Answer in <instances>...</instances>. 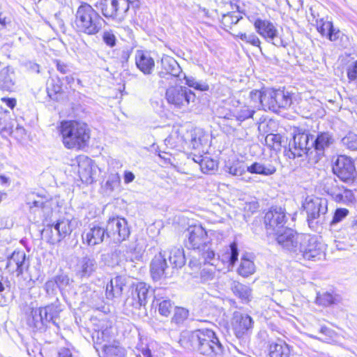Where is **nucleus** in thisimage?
Here are the masks:
<instances>
[{
    "instance_id": "72a5a7b5",
    "label": "nucleus",
    "mask_w": 357,
    "mask_h": 357,
    "mask_svg": "<svg viewBox=\"0 0 357 357\" xmlns=\"http://www.w3.org/2000/svg\"><path fill=\"white\" fill-rule=\"evenodd\" d=\"M231 325L236 337L243 340L245 334V319L243 313L238 311L234 312Z\"/></svg>"
},
{
    "instance_id": "774afa93",
    "label": "nucleus",
    "mask_w": 357,
    "mask_h": 357,
    "mask_svg": "<svg viewBox=\"0 0 357 357\" xmlns=\"http://www.w3.org/2000/svg\"><path fill=\"white\" fill-rule=\"evenodd\" d=\"M135 176L134 174L130 171H126L124 172V182L126 183H130L134 181Z\"/></svg>"
},
{
    "instance_id": "4be33fe9",
    "label": "nucleus",
    "mask_w": 357,
    "mask_h": 357,
    "mask_svg": "<svg viewBox=\"0 0 357 357\" xmlns=\"http://www.w3.org/2000/svg\"><path fill=\"white\" fill-rule=\"evenodd\" d=\"M96 259L91 256H85L79 259L76 265L77 274L81 278L90 277L96 270Z\"/></svg>"
},
{
    "instance_id": "4468645a",
    "label": "nucleus",
    "mask_w": 357,
    "mask_h": 357,
    "mask_svg": "<svg viewBox=\"0 0 357 357\" xmlns=\"http://www.w3.org/2000/svg\"><path fill=\"white\" fill-rule=\"evenodd\" d=\"M186 246L193 250H201L206 246L208 242L207 232L200 225H193L187 230Z\"/></svg>"
},
{
    "instance_id": "39448f33",
    "label": "nucleus",
    "mask_w": 357,
    "mask_h": 357,
    "mask_svg": "<svg viewBox=\"0 0 357 357\" xmlns=\"http://www.w3.org/2000/svg\"><path fill=\"white\" fill-rule=\"evenodd\" d=\"M165 98L174 108L185 110L190 102H194L195 94L188 88L183 86H172L167 89Z\"/></svg>"
},
{
    "instance_id": "f03ea898",
    "label": "nucleus",
    "mask_w": 357,
    "mask_h": 357,
    "mask_svg": "<svg viewBox=\"0 0 357 357\" xmlns=\"http://www.w3.org/2000/svg\"><path fill=\"white\" fill-rule=\"evenodd\" d=\"M60 132L63 143L68 149H82L90 139V129L80 121H64L61 123Z\"/></svg>"
},
{
    "instance_id": "f8f14e48",
    "label": "nucleus",
    "mask_w": 357,
    "mask_h": 357,
    "mask_svg": "<svg viewBox=\"0 0 357 357\" xmlns=\"http://www.w3.org/2000/svg\"><path fill=\"white\" fill-rule=\"evenodd\" d=\"M96 328L92 334V339L94 348L97 352L99 351L98 344L104 342H110L114 338L112 321L107 317L99 319L96 324Z\"/></svg>"
},
{
    "instance_id": "20e7f679",
    "label": "nucleus",
    "mask_w": 357,
    "mask_h": 357,
    "mask_svg": "<svg viewBox=\"0 0 357 357\" xmlns=\"http://www.w3.org/2000/svg\"><path fill=\"white\" fill-rule=\"evenodd\" d=\"M303 207L307 215V222L310 227H314V223L321 222L325 214L328 211V200L326 198L315 196H307Z\"/></svg>"
},
{
    "instance_id": "cd10ccee",
    "label": "nucleus",
    "mask_w": 357,
    "mask_h": 357,
    "mask_svg": "<svg viewBox=\"0 0 357 357\" xmlns=\"http://www.w3.org/2000/svg\"><path fill=\"white\" fill-rule=\"evenodd\" d=\"M100 17L88 3H82L77 9L76 18L81 22H96Z\"/></svg>"
},
{
    "instance_id": "7c9ffc66",
    "label": "nucleus",
    "mask_w": 357,
    "mask_h": 357,
    "mask_svg": "<svg viewBox=\"0 0 357 357\" xmlns=\"http://www.w3.org/2000/svg\"><path fill=\"white\" fill-rule=\"evenodd\" d=\"M317 31L323 36H326L331 41H337L339 38L342 39L345 37L339 28L335 27L333 24H319V26H317Z\"/></svg>"
},
{
    "instance_id": "a211bd4d",
    "label": "nucleus",
    "mask_w": 357,
    "mask_h": 357,
    "mask_svg": "<svg viewBox=\"0 0 357 357\" xmlns=\"http://www.w3.org/2000/svg\"><path fill=\"white\" fill-rule=\"evenodd\" d=\"M162 70L158 73L160 77H165L166 75L169 77H174L181 79L182 70L178 62L172 56H164L161 59Z\"/></svg>"
},
{
    "instance_id": "13d9d810",
    "label": "nucleus",
    "mask_w": 357,
    "mask_h": 357,
    "mask_svg": "<svg viewBox=\"0 0 357 357\" xmlns=\"http://www.w3.org/2000/svg\"><path fill=\"white\" fill-rule=\"evenodd\" d=\"M103 41L109 47H112L116 45V37L112 31H105L102 36Z\"/></svg>"
},
{
    "instance_id": "a878e982",
    "label": "nucleus",
    "mask_w": 357,
    "mask_h": 357,
    "mask_svg": "<svg viewBox=\"0 0 357 357\" xmlns=\"http://www.w3.org/2000/svg\"><path fill=\"white\" fill-rule=\"evenodd\" d=\"M257 31L268 41H272L274 45L281 43L280 30L274 24H255Z\"/></svg>"
},
{
    "instance_id": "1a4fd4ad",
    "label": "nucleus",
    "mask_w": 357,
    "mask_h": 357,
    "mask_svg": "<svg viewBox=\"0 0 357 357\" xmlns=\"http://www.w3.org/2000/svg\"><path fill=\"white\" fill-rule=\"evenodd\" d=\"M304 234H298L294 230L285 227L281 232L273 236L279 245L291 255L296 257L298 252L301 239Z\"/></svg>"
},
{
    "instance_id": "6ab92c4d",
    "label": "nucleus",
    "mask_w": 357,
    "mask_h": 357,
    "mask_svg": "<svg viewBox=\"0 0 357 357\" xmlns=\"http://www.w3.org/2000/svg\"><path fill=\"white\" fill-rule=\"evenodd\" d=\"M166 252H160L155 256L151 264V273L154 280H160L167 277L168 266L166 261Z\"/></svg>"
},
{
    "instance_id": "7ed1b4c3",
    "label": "nucleus",
    "mask_w": 357,
    "mask_h": 357,
    "mask_svg": "<svg viewBox=\"0 0 357 357\" xmlns=\"http://www.w3.org/2000/svg\"><path fill=\"white\" fill-rule=\"evenodd\" d=\"M325 248L317 236L304 234L295 257L298 259L319 260L324 257Z\"/></svg>"
},
{
    "instance_id": "5701e85b",
    "label": "nucleus",
    "mask_w": 357,
    "mask_h": 357,
    "mask_svg": "<svg viewBox=\"0 0 357 357\" xmlns=\"http://www.w3.org/2000/svg\"><path fill=\"white\" fill-rule=\"evenodd\" d=\"M276 170V167L271 162L264 159L255 162L250 166L247 167V172L266 176L274 174Z\"/></svg>"
},
{
    "instance_id": "69168bd1",
    "label": "nucleus",
    "mask_w": 357,
    "mask_h": 357,
    "mask_svg": "<svg viewBox=\"0 0 357 357\" xmlns=\"http://www.w3.org/2000/svg\"><path fill=\"white\" fill-rule=\"evenodd\" d=\"M90 298H86V302L92 305H95L96 299L98 298V294L95 291L89 290Z\"/></svg>"
},
{
    "instance_id": "f3484780",
    "label": "nucleus",
    "mask_w": 357,
    "mask_h": 357,
    "mask_svg": "<svg viewBox=\"0 0 357 357\" xmlns=\"http://www.w3.org/2000/svg\"><path fill=\"white\" fill-rule=\"evenodd\" d=\"M26 204L29 206L31 212L42 213L43 215H48L52 211L51 202L45 197L31 193L26 197Z\"/></svg>"
},
{
    "instance_id": "3c124183",
    "label": "nucleus",
    "mask_w": 357,
    "mask_h": 357,
    "mask_svg": "<svg viewBox=\"0 0 357 357\" xmlns=\"http://www.w3.org/2000/svg\"><path fill=\"white\" fill-rule=\"evenodd\" d=\"M347 75L349 82L357 83V60L347 66Z\"/></svg>"
},
{
    "instance_id": "0eeeda50",
    "label": "nucleus",
    "mask_w": 357,
    "mask_h": 357,
    "mask_svg": "<svg viewBox=\"0 0 357 357\" xmlns=\"http://www.w3.org/2000/svg\"><path fill=\"white\" fill-rule=\"evenodd\" d=\"M264 109L278 112L280 109H287L292 103L289 92L282 89H264Z\"/></svg>"
},
{
    "instance_id": "ea45409f",
    "label": "nucleus",
    "mask_w": 357,
    "mask_h": 357,
    "mask_svg": "<svg viewBox=\"0 0 357 357\" xmlns=\"http://www.w3.org/2000/svg\"><path fill=\"white\" fill-rule=\"evenodd\" d=\"M188 317L189 311L188 309L182 307H176L171 321L172 324L181 326L188 319Z\"/></svg>"
},
{
    "instance_id": "f704fd0d",
    "label": "nucleus",
    "mask_w": 357,
    "mask_h": 357,
    "mask_svg": "<svg viewBox=\"0 0 357 357\" xmlns=\"http://www.w3.org/2000/svg\"><path fill=\"white\" fill-rule=\"evenodd\" d=\"M160 290L161 289H158L156 291L153 303L158 306V312L160 314L164 317H168L173 308V303L168 298L165 299L161 297L160 294Z\"/></svg>"
},
{
    "instance_id": "c03bdc74",
    "label": "nucleus",
    "mask_w": 357,
    "mask_h": 357,
    "mask_svg": "<svg viewBox=\"0 0 357 357\" xmlns=\"http://www.w3.org/2000/svg\"><path fill=\"white\" fill-rule=\"evenodd\" d=\"M335 297L328 292L317 293L316 303L322 306H329L335 303Z\"/></svg>"
},
{
    "instance_id": "37998d69",
    "label": "nucleus",
    "mask_w": 357,
    "mask_h": 357,
    "mask_svg": "<svg viewBox=\"0 0 357 357\" xmlns=\"http://www.w3.org/2000/svg\"><path fill=\"white\" fill-rule=\"evenodd\" d=\"M73 27L78 32H82L89 35L96 33L100 27L96 26V24H71Z\"/></svg>"
},
{
    "instance_id": "0e129e2a",
    "label": "nucleus",
    "mask_w": 357,
    "mask_h": 357,
    "mask_svg": "<svg viewBox=\"0 0 357 357\" xmlns=\"http://www.w3.org/2000/svg\"><path fill=\"white\" fill-rule=\"evenodd\" d=\"M289 6L294 9H299L303 6V0H287Z\"/></svg>"
},
{
    "instance_id": "6e6d98bb",
    "label": "nucleus",
    "mask_w": 357,
    "mask_h": 357,
    "mask_svg": "<svg viewBox=\"0 0 357 357\" xmlns=\"http://www.w3.org/2000/svg\"><path fill=\"white\" fill-rule=\"evenodd\" d=\"M48 96L53 100L57 99V94L60 93L62 91L61 84H52L51 86L47 88Z\"/></svg>"
},
{
    "instance_id": "a19ab883",
    "label": "nucleus",
    "mask_w": 357,
    "mask_h": 357,
    "mask_svg": "<svg viewBox=\"0 0 357 357\" xmlns=\"http://www.w3.org/2000/svg\"><path fill=\"white\" fill-rule=\"evenodd\" d=\"M198 159H200L199 161H197L199 165V168L204 174H208L217 167L216 161L210 158L199 155Z\"/></svg>"
},
{
    "instance_id": "5fc2aeb1",
    "label": "nucleus",
    "mask_w": 357,
    "mask_h": 357,
    "mask_svg": "<svg viewBox=\"0 0 357 357\" xmlns=\"http://www.w3.org/2000/svg\"><path fill=\"white\" fill-rule=\"evenodd\" d=\"M349 213V211L346 208H337L336 209L331 225H335L342 221Z\"/></svg>"
},
{
    "instance_id": "6e6552de",
    "label": "nucleus",
    "mask_w": 357,
    "mask_h": 357,
    "mask_svg": "<svg viewBox=\"0 0 357 357\" xmlns=\"http://www.w3.org/2000/svg\"><path fill=\"white\" fill-rule=\"evenodd\" d=\"M105 229L106 237L115 243L125 241L130 235L127 220L119 216L109 218Z\"/></svg>"
},
{
    "instance_id": "f257e3e1",
    "label": "nucleus",
    "mask_w": 357,
    "mask_h": 357,
    "mask_svg": "<svg viewBox=\"0 0 357 357\" xmlns=\"http://www.w3.org/2000/svg\"><path fill=\"white\" fill-rule=\"evenodd\" d=\"M181 346L195 350L206 357H222L224 347L215 333L210 329L183 332L179 340Z\"/></svg>"
},
{
    "instance_id": "49530a36",
    "label": "nucleus",
    "mask_w": 357,
    "mask_h": 357,
    "mask_svg": "<svg viewBox=\"0 0 357 357\" xmlns=\"http://www.w3.org/2000/svg\"><path fill=\"white\" fill-rule=\"evenodd\" d=\"M343 145L349 150H357V135L354 132L348 133L342 139Z\"/></svg>"
},
{
    "instance_id": "864d4df0",
    "label": "nucleus",
    "mask_w": 357,
    "mask_h": 357,
    "mask_svg": "<svg viewBox=\"0 0 357 357\" xmlns=\"http://www.w3.org/2000/svg\"><path fill=\"white\" fill-rule=\"evenodd\" d=\"M57 289L59 288L55 284L53 278L47 280L45 284V289L46 294L50 297H54L57 294Z\"/></svg>"
},
{
    "instance_id": "a18cd8bd",
    "label": "nucleus",
    "mask_w": 357,
    "mask_h": 357,
    "mask_svg": "<svg viewBox=\"0 0 357 357\" xmlns=\"http://www.w3.org/2000/svg\"><path fill=\"white\" fill-rule=\"evenodd\" d=\"M354 199L355 197L353 192L351 190L347 189L344 187L335 202L344 204H349L353 203Z\"/></svg>"
},
{
    "instance_id": "e2e57ef3",
    "label": "nucleus",
    "mask_w": 357,
    "mask_h": 357,
    "mask_svg": "<svg viewBox=\"0 0 357 357\" xmlns=\"http://www.w3.org/2000/svg\"><path fill=\"white\" fill-rule=\"evenodd\" d=\"M233 291L240 298L243 300L245 298V291L243 290V287L242 284L235 285L233 288Z\"/></svg>"
},
{
    "instance_id": "473e14b6",
    "label": "nucleus",
    "mask_w": 357,
    "mask_h": 357,
    "mask_svg": "<svg viewBox=\"0 0 357 357\" xmlns=\"http://www.w3.org/2000/svg\"><path fill=\"white\" fill-rule=\"evenodd\" d=\"M343 188L344 186L340 185L337 181L333 178H326L322 181L323 190L330 195L335 202Z\"/></svg>"
},
{
    "instance_id": "603ef678",
    "label": "nucleus",
    "mask_w": 357,
    "mask_h": 357,
    "mask_svg": "<svg viewBox=\"0 0 357 357\" xmlns=\"http://www.w3.org/2000/svg\"><path fill=\"white\" fill-rule=\"evenodd\" d=\"M204 248L202 249V257L204 259V263L214 266L215 261H216L215 252L209 249L204 250Z\"/></svg>"
},
{
    "instance_id": "b1692460",
    "label": "nucleus",
    "mask_w": 357,
    "mask_h": 357,
    "mask_svg": "<svg viewBox=\"0 0 357 357\" xmlns=\"http://www.w3.org/2000/svg\"><path fill=\"white\" fill-rule=\"evenodd\" d=\"M312 138L311 146L319 155H324V151L328 149L334 142L333 135L326 132H320L317 135L315 139Z\"/></svg>"
},
{
    "instance_id": "4c0bfd02",
    "label": "nucleus",
    "mask_w": 357,
    "mask_h": 357,
    "mask_svg": "<svg viewBox=\"0 0 357 357\" xmlns=\"http://www.w3.org/2000/svg\"><path fill=\"white\" fill-rule=\"evenodd\" d=\"M101 5L103 15L107 18H113L119 10V3L118 0H103Z\"/></svg>"
},
{
    "instance_id": "e433bc0d",
    "label": "nucleus",
    "mask_w": 357,
    "mask_h": 357,
    "mask_svg": "<svg viewBox=\"0 0 357 357\" xmlns=\"http://www.w3.org/2000/svg\"><path fill=\"white\" fill-rule=\"evenodd\" d=\"M289 346L284 342L272 343L269 346L270 357H289Z\"/></svg>"
},
{
    "instance_id": "338daca9",
    "label": "nucleus",
    "mask_w": 357,
    "mask_h": 357,
    "mask_svg": "<svg viewBox=\"0 0 357 357\" xmlns=\"http://www.w3.org/2000/svg\"><path fill=\"white\" fill-rule=\"evenodd\" d=\"M195 86V89L201 91H208L209 89L208 85L206 83L202 82H197Z\"/></svg>"
},
{
    "instance_id": "423d86ee",
    "label": "nucleus",
    "mask_w": 357,
    "mask_h": 357,
    "mask_svg": "<svg viewBox=\"0 0 357 357\" xmlns=\"http://www.w3.org/2000/svg\"><path fill=\"white\" fill-rule=\"evenodd\" d=\"M287 221L284 208L280 206H271L265 213L264 223L268 236H275L284 229Z\"/></svg>"
},
{
    "instance_id": "aec40b11",
    "label": "nucleus",
    "mask_w": 357,
    "mask_h": 357,
    "mask_svg": "<svg viewBox=\"0 0 357 357\" xmlns=\"http://www.w3.org/2000/svg\"><path fill=\"white\" fill-rule=\"evenodd\" d=\"M106 236V229L98 225H94L82 234V240L84 243L89 246H94L101 243Z\"/></svg>"
},
{
    "instance_id": "c756f323",
    "label": "nucleus",
    "mask_w": 357,
    "mask_h": 357,
    "mask_svg": "<svg viewBox=\"0 0 357 357\" xmlns=\"http://www.w3.org/2000/svg\"><path fill=\"white\" fill-rule=\"evenodd\" d=\"M264 90L263 91L254 90L250 93V105L252 109L247 110V119L252 118L255 114V109H259L262 107L264 109Z\"/></svg>"
},
{
    "instance_id": "c9c22d12",
    "label": "nucleus",
    "mask_w": 357,
    "mask_h": 357,
    "mask_svg": "<svg viewBox=\"0 0 357 357\" xmlns=\"http://www.w3.org/2000/svg\"><path fill=\"white\" fill-rule=\"evenodd\" d=\"M169 261L174 268H181L185 263L183 250L179 248H173L169 252Z\"/></svg>"
},
{
    "instance_id": "dca6fc26",
    "label": "nucleus",
    "mask_w": 357,
    "mask_h": 357,
    "mask_svg": "<svg viewBox=\"0 0 357 357\" xmlns=\"http://www.w3.org/2000/svg\"><path fill=\"white\" fill-rule=\"evenodd\" d=\"M50 231L52 233L50 241L52 243L60 242L68 235H70L73 231V227L70 220L66 218H61L52 225H47L45 232Z\"/></svg>"
},
{
    "instance_id": "9d476101",
    "label": "nucleus",
    "mask_w": 357,
    "mask_h": 357,
    "mask_svg": "<svg viewBox=\"0 0 357 357\" xmlns=\"http://www.w3.org/2000/svg\"><path fill=\"white\" fill-rule=\"evenodd\" d=\"M150 296L149 284L143 282L134 283L131 287L130 295L126 301V305L132 306L135 309H140L141 307L146 305Z\"/></svg>"
},
{
    "instance_id": "bf43d9fd",
    "label": "nucleus",
    "mask_w": 357,
    "mask_h": 357,
    "mask_svg": "<svg viewBox=\"0 0 357 357\" xmlns=\"http://www.w3.org/2000/svg\"><path fill=\"white\" fill-rule=\"evenodd\" d=\"M265 141L267 145L273 146L275 143H280V136L275 134H268L266 135Z\"/></svg>"
},
{
    "instance_id": "2f4dec72",
    "label": "nucleus",
    "mask_w": 357,
    "mask_h": 357,
    "mask_svg": "<svg viewBox=\"0 0 357 357\" xmlns=\"http://www.w3.org/2000/svg\"><path fill=\"white\" fill-rule=\"evenodd\" d=\"M15 86L14 72L10 67H4L0 70V89L11 91Z\"/></svg>"
},
{
    "instance_id": "9b49d317",
    "label": "nucleus",
    "mask_w": 357,
    "mask_h": 357,
    "mask_svg": "<svg viewBox=\"0 0 357 357\" xmlns=\"http://www.w3.org/2000/svg\"><path fill=\"white\" fill-rule=\"evenodd\" d=\"M333 173L342 181L349 183L354 180L356 171L351 158L339 155L333 166Z\"/></svg>"
},
{
    "instance_id": "09e8293b",
    "label": "nucleus",
    "mask_w": 357,
    "mask_h": 357,
    "mask_svg": "<svg viewBox=\"0 0 357 357\" xmlns=\"http://www.w3.org/2000/svg\"><path fill=\"white\" fill-rule=\"evenodd\" d=\"M320 333L325 335L326 337L324 339H321L315 335H309V336L312 338L321 340L323 342H331L334 340V339L336 337V333L334 331L327 328L326 326H322L320 328Z\"/></svg>"
},
{
    "instance_id": "ddd939ff",
    "label": "nucleus",
    "mask_w": 357,
    "mask_h": 357,
    "mask_svg": "<svg viewBox=\"0 0 357 357\" xmlns=\"http://www.w3.org/2000/svg\"><path fill=\"white\" fill-rule=\"evenodd\" d=\"M61 311V303L58 298H56L55 301L50 305L33 310L32 316L33 319L36 321H38V318L43 324L50 322L56 324V320Z\"/></svg>"
},
{
    "instance_id": "79ce46f5",
    "label": "nucleus",
    "mask_w": 357,
    "mask_h": 357,
    "mask_svg": "<svg viewBox=\"0 0 357 357\" xmlns=\"http://www.w3.org/2000/svg\"><path fill=\"white\" fill-rule=\"evenodd\" d=\"M229 174L243 179L245 171V163L243 160L234 161L231 165L228 167Z\"/></svg>"
},
{
    "instance_id": "8fccbe9b",
    "label": "nucleus",
    "mask_w": 357,
    "mask_h": 357,
    "mask_svg": "<svg viewBox=\"0 0 357 357\" xmlns=\"http://www.w3.org/2000/svg\"><path fill=\"white\" fill-rule=\"evenodd\" d=\"M55 284L58 287L59 289L62 291L66 287H68L70 284V278L67 275L65 274H61L56 275L53 278Z\"/></svg>"
},
{
    "instance_id": "052dcab7",
    "label": "nucleus",
    "mask_w": 357,
    "mask_h": 357,
    "mask_svg": "<svg viewBox=\"0 0 357 357\" xmlns=\"http://www.w3.org/2000/svg\"><path fill=\"white\" fill-rule=\"evenodd\" d=\"M56 69L61 73L64 75L70 73L71 72L70 68L68 64L61 62L59 61H56Z\"/></svg>"
},
{
    "instance_id": "bb28decb",
    "label": "nucleus",
    "mask_w": 357,
    "mask_h": 357,
    "mask_svg": "<svg viewBox=\"0 0 357 357\" xmlns=\"http://www.w3.org/2000/svg\"><path fill=\"white\" fill-rule=\"evenodd\" d=\"M125 284V279L121 276H116L111 279L106 286L105 295L107 298L112 300L115 297L120 296Z\"/></svg>"
},
{
    "instance_id": "393cba45",
    "label": "nucleus",
    "mask_w": 357,
    "mask_h": 357,
    "mask_svg": "<svg viewBox=\"0 0 357 357\" xmlns=\"http://www.w3.org/2000/svg\"><path fill=\"white\" fill-rule=\"evenodd\" d=\"M137 67L144 74L150 75L155 66L153 58L147 53L138 50L135 55Z\"/></svg>"
},
{
    "instance_id": "de8ad7c7",
    "label": "nucleus",
    "mask_w": 357,
    "mask_h": 357,
    "mask_svg": "<svg viewBox=\"0 0 357 357\" xmlns=\"http://www.w3.org/2000/svg\"><path fill=\"white\" fill-rule=\"evenodd\" d=\"M190 142L192 149H199L202 144L203 132L200 130H192L190 132Z\"/></svg>"
},
{
    "instance_id": "680f3d73",
    "label": "nucleus",
    "mask_w": 357,
    "mask_h": 357,
    "mask_svg": "<svg viewBox=\"0 0 357 357\" xmlns=\"http://www.w3.org/2000/svg\"><path fill=\"white\" fill-rule=\"evenodd\" d=\"M248 206V210L250 211V213L253 214L258 210L259 205L255 198H251V200L247 202V207Z\"/></svg>"
},
{
    "instance_id": "58836bf2",
    "label": "nucleus",
    "mask_w": 357,
    "mask_h": 357,
    "mask_svg": "<svg viewBox=\"0 0 357 357\" xmlns=\"http://www.w3.org/2000/svg\"><path fill=\"white\" fill-rule=\"evenodd\" d=\"M238 250L235 242L231 243L229 248L227 249L226 252L222 255V261L229 263V265L234 266L238 260Z\"/></svg>"
},
{
    "instance_id": "4d7b16f0",
    "label": "nucleus",
    "mask_w": 357,
    "mask_h": 357,
    "mask_svg": "<svg viewBox=\"0 0 357 357\" xmlns=\"http://www.w3.org/2000/svg\"><path fill=\"white\" fill-rule=\"evenodd\" d=\"M120 183V176L118 174L111 175L106 182L107 188L113 190L115 188L118 187Z\"/></svg>"
},
{
    "instance_id": "412c9836",
    "label": "nucleus",
    "mask_w": 357,
    "mask_h": 357,
    "mask_svg": "<svg viewBox=\"0 0 357 357\" xmlns=\"http://www.w3.org/2000/svg\"><path fill=\"white\" fill-rule=\"evenodd\" d=\"M28 266V265H26ZM26 267V254L22 250H15L8 257L6 268L10 272L22 274Z\"/></svg>"
},
{
    "instance_id": "2eb2a0df",
    "label": "nucleus",
    "mask_w": 357,
    "mask_h": 357,
    "mask_svg": "<svg viewBox=\"0 0 357 357\" xmlns=\"http://www.w3.org/2000/svg\"><path fill=\"white\" fill-rule=\"evenodd\" d=\"M310 135L307 133H298L294 135L292 142L289 143V149L287 153L289 158H295L308 154L312 146H309Z\"/></svg>"
},
{
    "instance_id": "c85d7f7f",
    "label": "nucleus",
    "mask_w": 357,
    "mask_h": 357,
    "mask_svg": "<svg viewBox=\"0 0 357 357\" xmlns=\"http://www.w3.org/2000/svg\"><path fill=\"white\" fill-rule=\"evenodd\" d=\"M98 348L102 351V357H124L125 356V349L119 345L118 342L113 340L110 342L98 344Z\"/></svg>"
}]
</instances>
